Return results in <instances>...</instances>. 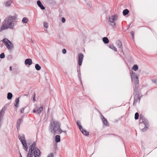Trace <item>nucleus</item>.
I'll use <instances>...</instances> for the list:
<instances>
[{
  "instance_id": "obj_56",
  "label": "nucleus",
  "mask_w": 157,
  "mask_h": 157,
  "mask_svg": "<svg viewBox=\"0 0 157 157\" xmlns=\"http://www.w3.org/2000/svg\"><path fill=\"white\" fill-rule=\"evenodd\" d=\"M67 129H68V126L67 127Z\"/></svg>"
},
{
  "instance_id": "obj_45",
  "label": "nucleus",
  "mask_w": 157,
  "mask_h": 157,
  "mask_svg": "<svg viewBox=\"0 0 157 157\" xmlns=\"http://www.w3.org/2000/svg\"><path fill=\"white\" fill-rule=\"evenodd\" d=\"M87 5L90 7V8H91L92 7V5L91 4H88L87 3Z\"/></svg>"
},
{
  "instance_id": "obj_57",
  "label": "nucleus",
  "mask_w": 157,
  "mask_h": 157,
  "mask_svg": "<svg viewBox=\"0 0 157 157\" xmlns=\"http://www.w3.org/2000/svg\"><path fill=\"white\" fill-rule=\"evenodd\" d=\"M49 109H48V111H49Z\"/></svg>"
},
{
  "instance_id": "obj_32",
  "label": "nucleus",
  "mask_w": 157,
  "mask_h": 157,
  "mask_svg": "<svg viewBox=\"0 0 157 157\" xmlns=\"http://www.w3.org/2000/svg\"><path fill=\"white\" fill-rule=\"evenodd\" d=\"M134 31H132L130 32L131 36L132 37L133 40H134Z\"/></svg>"
},
{
  "instance_id": "obj_7",
  "label": "nucleus",
  "mask_w": 157,
  "mask_h": 157,
  "mask_svg": "<svg viewBox=\"0 0 157 157\" xmlns=\"http://www.w3.org/2000/svg\"><path fill=\"white\" fill-rule=\"evenodd\" d=\"M2 41L9 50L13 48V45L11 42L7 38H4Z\"/></svg>"
},
{
  "instance_id": "obj_39",
  "label": "nucleus",
  "mask_w": 157,
  "mask_h": 157,
  "mask_svg": "<svg viewBox=\"0 0 157 157\" xmlns=\"http://www.w3.org/2000/svg\"><path fill=\"white\" fill-rule=\"evenodd\" d=\"M25 108V107H23L21 109V110H20V112L21 113H24V110Z\"/></svg>"
},
{
  "instance_id": "obj_47",
  "label": "nucleus",
  "mask_w": 157,
  "mask_h": 157,
  "mask_svg": "<svg viewBox=\"0 0 157 157\" xmlns=\"http://www.w3.org/2000/svg\"><path fill=\"white\" fill-rule=\"evenodd\" d=\"M29 94V92L28 94H24V95L28 97V96Z\"/></svg>"
},
{
  "instance_id": "obj_17",
  "label": "nucleus",
  "mask_w": 157,
  "mask_h": 157,
  "mask_svg": "<svg viewBox=\"0 0 157 157\" xmlns=\"http://www.w3.org/2000/svg\"><path fill=\"white\" fill-rule=\"evenodd\" d=\"M55 140L56 143H58L60 141V137L59 135H56L55 136Z\"/></svg>"
},
{
  "instance_id": "obj_43",
  "label": "nucleus",
  "mask_w": 157,
  "mask_h": 157,
  "mask_svg": "<svg viewBox=\"0 0 157 157\" xmlns=\"http://www.w3.org/2000/svg\"><path fill=\"white\" fill-rule=\"evenodd\" d=\"M152 81L153 83H154L155 84H157V80L152 79Z\"/></svg>"
},
{
  "instance_id": "obj_28",
  "label": "nucleus",
  "mask_w": 157,
  "mask_h": 157,
  "mask_svg": "<svg viewBox=\"0 0 157 157\" xmlns=\"http://www.w3.org/2000/svg\"><path fill=\"white\" fill-rule=\"evenodd\" d=\"M35 68L36 70L39 71L41 69V67L38 64H36L35 65Z\"/></svg>"
},
{
  "instance_id": "obj_41",
  "label": "nucleus",
  "mask_w": 157,
  "mask_h": 157,
  "mask_svg": "<svg viewBox=\"0 0 157 157\" xmlns=\"http://www.w3.org/2000/svg\"><path fill=\"white\" fill-rule=\"evenodd\" d=\"M67 52L66 49L65 48L63 49L62 50V52L63 54H65Z\"/></svg>"
},
{
  "instance_id": "obj_35",
  "label": "nucleus",
  "mask_w": 157,
  "mask_h": 157,
  "mask_svg": "<svg viewBox=\"0 0 157 157\" xmlns=\"http://www.w3.org/2000/svg\"><path fill=\"white\" fill-rule=\"evenodd\" d=\"M48 23L46 22H44V26L45 28H48Z\"/></svg>"
},
{
  "instance_id": "obj_55",
  "label": "nucleus",
  "mask_w": 157,
  "mask_h": 157,
  "mask_svg": "<svg viewBox=\"0 0 157 157\" xmlns=\"http://www.w3.org/2000/svg\"><path fill=\"white\" fill-rule=\"evenodd\" d=\"M77 68H78V69H79V66Z\"/></svg>"
},
{
  "instance_id": "obj_8",
  "label": "nucleus",
  "mask_w": 157,
  "mask_h": 157,
  "mask_svg": "<svg viewBox=\"0 0 157 157\" xmlns=\"http://www.w3.org/2000/svg\"><path fill=\"white\" fill-rule=\"evenodd\" d=\"M36 143L34 142L30 146V148L28 154H27V157H33V154L32 152L35 149Z\"/></svg>"
},
{
  "instance_id": "obj_46",
  "label": "nucleus",
  "mask_w": 157,
  "mask_h": 157,
  "mask_svg": "<svg viewBox=\"0 0 157 157\" xmlns=\"http://www.w3.org/2000/svg\"><path fill=\"white\" fill-rule=\"evenodd\" d=\"M77 72H80V66H79V69H78V68H77Z\"/></svg>"
},
{
  "instance_id": "obj_5",
  "label": "nucleus",
  "mask_w": 157,
  "mask_h": 157,
  "mask_svg": "<svg viewBox=\"0 0 157 157\" xmlns=\"http://www.w3.org/2000/svg\"><path fill=\"white\" fill-rule=\"evenodd\" d=\"M118 17V15L117 14L109 17V19L108 20V21L110 22V25L113 28H115L116 27V23L114 21L117 20Z\"/></svg>"
},
{
  "instance_id": "obj_37",
  "label": "nucleus",
  "mask_w": 157,
  "mask_h": 157,
  "mask_svg": "<svg viewBox=\"0 0 157 157\" xmlns=\"http://www.w3.org/2000/svg\"><path fill=\"white\" fill-rule=\"evenodd\" d=\"M138 101V99L136 98H135L134 97V101L133 102V105H134L135 104H136L137 102Z\"/></svg>"
},
{
  "instance_id": "obj_24",
  "label": "nucleus",
  "mask_w": 157,
  "mask_h": 157,
  "mask_svg": "<svg viewBox=\"0 0 157 157\" xmlns=\"http://www.w3.org/2000/svg\"><path fill=\"white\" fill-rule=\"evenodd\" d=\"M77 124L78 127H79V129L81 130V129H82V126L81 125L80 121H77Z\"/></svg>"
},
{
  "instance_id": "obj_42",
  "label": "nucleus",
  "mask_w": 157,
  "mask_h": 157,
  "mask_svg": "<svg viewBox=\"0 0 157 157\" xmlns=\"http://www.w3.org/2000/svg\"><path fill=\"white\" fill-rule=\"evenodd\" d=\"M61 21L63 23H64L66 21V19L64 17H63L62 18Z\"/></svg>"
},
{
  "instance_id": "obj_31",
  "label": "nucleus",
  "mask_w": 157,
  "mask_h": 157,
  "mask_svg": "<svg viewBox=\"0 0 157 157\" xmlns=\"http://www.w3.org/2000/svg\"><path fill=\"white\" fill-rule=\"evenodd\" d=\"M145 118L144 117V116L142 114H141L140 115V123H141V120H143V119H145Z\"/></svg>"
},
{
  "instance_id": "obj_49",
  "label": "nucleus",
  "mask_w": 157,
  "mask_h": 157,
  "mask_svg": "<svg viewBox=\"0 0 157 157\" xmlns=\"http://www.w3.org/2000/svg\"><path fill=\"white\" fill-rule=\"evenodd\" d=\"M10 71H12V67L11 66H10Z\"/></svg>"
},
{
  "instance_id": "obj_16",
  "label": "nucleus",
  "mask_w": 157,
  "mask_h": 157,
  "mask_svg": "<svg viewBox=\"0 0 157 157\" xmlns=\"http://www.w3.org/2000/svg\"><path fill=\"white\" fill-rule=\"evenodd\" d=\"M80 131L82 133L85 135V136H88L89 134V132H88L86 130L82 128V129L80 130Z\"/></svg>"
},
{
  "instance_id": "obj_4",
  "label": "nucleus",
  "mask_w": 157,
  "mask_h": 157,
  "mask_svg": "<svg viewBox=\"0 0 157 157\" xmlns=\"http://www.w3.org/2000/svg\"><path fill=\"white\" fill-rule=\"evenodd\" d=\"M140 128H141V126H145L144 128L141 129L142 132H144L146 131L148 127H149V124L148 121L146 118L143 119V120H141V123H140Z\"/></svg>"
},
{
  "instance_id": "obj_51",
  "label": "nucleus",
  "mask_w": 157,
  "mask_h": 157,
  "mask_svg": "<svg viewBox=\"0 0 157 157\" xmlns=\"http://www.w3.org/2000/svg\"><path fill=\"white\" fill-rule=\"evenodd\" d=\"M131 25V24L130 23V24L128 25V29L130 27V26Z\"/></svg>"
},
{
  "instance_id": "obj_34",
  "label": "nucleus",
  "mask_w": 157,
  "mask_h": 157,
  "mask_svg": "<svg viewBox=\"0 0 157 157\" xmlns=\"http://www.w3.org/2000/svg\"><path fill=\"white\" fill-rule=\"evenodd\" d=\"M5 57V55L4 53H2L0 55V58L1 59H3Z\"/></svg>"
},
{
  "instance_id": "obj_53",
  "label": "nucleus",
  "mask_w": 157,
  "mask_h": 157,
  "mask_svg": "<svg viewBox=\"0 0 157 157\" xmlns=\"http://www.w3.org/2000/svg\"><path fill=\"white\" fill-rule=\"evenodd\" d=\"M20 157H22L20 153Z\"/></svg>"
},
{
  "instance_id": "obj_11",
  "label": "nucleus",
  "mask_w": 157,
  "mask_h": 157,
  "mask_svg": "<svg viewBox=\"0 0 157 157\" xmlns=\"http://www.w3.org/2000/svg\"><path fill=\"white\" fill-rule=\"evenodd\" d=\"M83 55L81 53H80L78 55V63L79 66H81L83 58Z\"/></svg>"
},
{
  "instance_id": "obj_9",
  "label": "nucleus",
  "mask_w": 157,
  "mask_h": 157,
  "mask_svg": "<svg viewBox=\"0 0 157 157\" xmlns=\"http://www.w3.org/2000/svg\"><path fill=\"white\" fill-rule=\"evenodd\" d=\"M7 21H6V19H5L3 22L2 26L0 29V32L5 29H7L9 28H10V26L8 25L9 24H8L7 22Z\"/></svg>"
},
{
  "instance_id": "obj_50",
  "label": "nucleus",
  "mask_w": 157,
  "mask_h": 157,
  "mask_svg": "<svg viewBox=\"0 0 157 157\" xmlns=\"http://www.w3.org/2000/svg\"><path fill=\"white\" fill-rule=\"evenodd\" d=\"M18 126H17V130L18 129V128H20V126H19V127H18Z\"/></svg>"
},
{
  "instance_id": "obj_44",
  "label": "nucleus",
  "mask_w": 157,
  "mask_h": 157,
  "mask_svg": "<svg viewBox=\"0 0 157 157\" xmlns=\"http://www.w3.org/2000/svg\"><path fill=\"white\" fill-rule=\"evenodd\" d=\"M36 105V107L35 108V109H33V113H36V108H37V105Z\"/></svg>"
},
{
  "instance_id": "obj_23",
  "label": "nucleus",
  "mask_w": 157,
  "mask_h": 157,
  "mask_svg": "<svg viewBox=\"0 0 157 157\" xmlns=\"http://www.w3.org/2000/svg\"><path fill=\"white\" fill-rule=\"evenodd\" d=\"M109 47L113 50L115 52H117V49L115 48L113 44H109L108 45Z\"/></svg>"
},
{
  "instance_id": "obj_22",
  "label": "nucleus",
  "mask_w": 157,
  "mask_h": 157,
  "mask_svg": "<svg viewBox=\"0 0 157 157\" xmlns=\"http://www.w3.org/2000/svg\"><path fill=\"white\" fill-rule=\"evenodd\" d=\"M129 13V10L127 9L124 10L123 11V14L124 16H125L128 14Z\"/></svg>"
},
{
  "instance_id": "obj_48",
  "label": "nucleus",
  "mask_w": 157,
  "mask_h": 157,
  "mask_svg": "<svg viewBox=\"0 0 157 157\" xmlns=\"http://www.w3.org/2000/svg\"><path fill=\"white\" fill-rule=\"evenodd\" d=\"M29 40H30V41H31V43H33H33H34V42H33V40H32V39H29Z\"/></svg>"
},
{
  "instance_id": "obj_29",
  "label": "nucleus",
  "mask_w": 157,
  "mask_h": 157,
  "mask_svg": "<svg viewBox=\"0 0 157 157\" xmlns=\"http://www.w3.org/2000/svg\"><path fill=\"white\" fill-rule=\"evenodd\" d=\"M23 120L21 119H19L17 120V124L18 127H19V126L20 125L21 123L22 122Z\"/></svg>"
},
{
  "instance_id": "obj_33",
  "label": "nucleus",
  "mask_w": 157,
  "mask_h": 157,
  "mask_svg": "<svg viewBox=\"0 0 157 157\" xmlns=\"http://www.w3.org/2000/svg\"><path fill=\"white\" fill-rule=\"evenodd\" d=\"M14 70L13 73L15 74H17L20 72V71L17 69H13Z\"/></svg>"
},
{
  "instance_id": "obj_13",
  "label": "nucleus",
  "mask_w": 157,
  "mask_h": 157,
  "mask_svg": "<svg viewBox=\"0 0 157 157\" xmlns=\"http://www.w3.org/2000/svg\"><path fill=\"white\" fill-rule=\"evenodd\" d=\"M25 63L26 65H29L30 66L32 64V59L30 58L26 59L25 60Z\"/></svg>"
},
{
  "instance_id": "obj_6",
  "label": "nucleus",
  "mask_w": 157,
  "mask_h": 157,
  "mask_svg": "<svg viewBox=\"0 0 157 157\" xmlns=\"http://www.w3.org/2000/svg\"><path fill=\"white\" fill-rule=\"evenodd\" d=\"M17 18V16L16 14L14 16H10L7 19H6V21H7V22L9 26H10V28L13 29L14 28L13 25L14 24L13 23V20H15Z\"/></svg>"
},
{
  "instance_id": "obj_21",
  "label": "nucleus",
  "mask_w": 157,
  "mask_h": 157,
  "mask_svg": "<svg viewBox=\"0 0 157 157\" xmlns=\"http://www.w3.org/2000/svg\"><path fill=\"white\" fill-rule=\"evenodd\" d=\"M13 94L10 92H9L7 94V98L8 100H11L13 97Z\"/></svg>"
},
{
  "instance_id": "obj_12",
  "label": "nucleus",
  "mask_w": 157,
  "mask_h": 157,
  "mask_svg": "<svg viewBox=\"0 0 157 157\" xmlns=\"http://www.w3.org/2000/svg\"><path fill=\"white\" fill-rule=\"evenodd\" d=\"M101 120L103 124L106 126H109V124L107 119L102 115L101 114Z\"/></svg>"
},
{
  "instance_id": "obj_2",
  "label": "nucleus",
  "mask_w": 157,
  "mask_h": 157,
  "mask_svg": "<svg viewBox=\"0 0 157 157\" xmlns=\"http://www.w3.org/2000/svg\"><path fill=\"white\" fill-rule=\"evenodd\" d=\"M60 122L56 121H53L51 122L49 127V131L52 133L60 134L63 132L67 134V131H63L60 128Z\"/></svg>"
},
{
  "instance_id": "obj_14",
  "label": "nucleus",
  "mask_w": 157,
  "mask_h": 157,
  "mask_svg": "<svg viewBox=\"0 0 157 157\" xmlns=\"http://www.w3.org/2000/svg\"><path fill=\"white\" fill-rule=\"evenodd\" d=\"M37 4L38 6L42 10H44L45 9V7L44 6L41 2L40 0H38L37 2Z\"/></svg>"
},
{
  "instance_id": "obj_36",
  "label": "nucleus",
  "mask_w": 157,
  "mask_h": 157,
  "mask_svg": "<svg viewBox=\"0 0 157 157\" xmlns=\"http://www.w3.org/2000/svg\"><path fill=\"white\" fill-rule=\"evenodd\" d=\"M78 78L79 79V80L80 81H81V82L82 83V81H81V73L80 72H78Z\"/></svg>"
},
{
  "instance_id": "obj_30",
  "label": "nucleus",
  "mask_w": 157,
  "mask_h": 157,
  "mask_svg": "<svg viewBox=\"0 0 157 157\" xmlns=\"http://www.w3.org/2000/svg\"><path fill=\"white\" fill-rule=\"evenodd\" d=\"M139 114L138 113L136 112L135 113V120H136L139 118Z\"/></svg>"
},
{
  "instance_id": "obj_20",
  "label": "nucleus",
  "mask_w": 157,
  "mask_h": 157,
  "mask_svg": "<svg viewBox=\"0 0 157 157\" xmlns=\"http://www.w3.org/2000/svg\"><path fill=\"white\" fill-rule=\"evenodd\" d=\"M103 41V42L105 44H107L109 42V40L107 37H105L103 38L102 39Z\"/></svg>"
},
{
  "instance_id": "obj_38",
  "label": "nucleus",
  "mask_w": 157,
  "mask_h": 157,
  "mask_svg": "<svg viewBox=\"0 0 157 157\" xmlns=\"http://www.w3.org/2000/svg\"><path fill=\"white\" fill-rule=\"evenodd\" d=\"M54 154L53 153H51L50 154L48 155L47 157H53Z\"/></svg>"
},
{
  "instance_id": "obj_3",
  "label": "nucleus",
  "mask_w": 157,
  "mask_h": 157,
  "mask_svg": "<svg viewBox=\"0 0 157 157\" xmlns=\"http://www.w3.org/2000/svg\"><path fill=\"white\" fill-rule=\"evenodd\" d=\"M18 138L23 146V148L26 151H28V147L25 140L24 134H21L18 136Z\"/></svg>"
},
{
  "instance_id": "obj_10",
  "label": "nucleus",
  "mask_w": 157,
  "mask_h": 157,
  "mask_svg": "<svg viewBox=\"0 0 157 157\" xmlns=\"http://www.w3.org/2000/svg\"><path fill=\"white\" fill-rule=\"evenodd\" d=\"M32 153L33 154V156H34V157H39L40 156L41 152L37 147H36L35 149L32 152Z\"/></svg>"
},
{
  "instance_id": "obj_25",
  "label": "nucleus",
  "mask_w": 157,
  "mask_h": 157,
  "mask_svg": "<svg viewBox=\"0 0 157 157\" xmlns=\"http://www.w3.org/2000/svg\"><path fill=\"white\" fill-rule=\"evenodd\" d=\"M29 20L26 17H24L22 19V22L24 23H27L28 21Z\"/></svg>"
},
{
  "instance_id": "obj_26",
  "label": "nucleus",
  "mask_w": 157,
  "mask_h": 157,
  "mask_svg": "<svg viewBox=\"0 0 157 157\" xmlns=\"http://www.w3.org/2000/svg\"><path fill=\"white\" fill-rule=\"evenodd\" d=\"M43 107L42 106L39 108L37 110V114H40L41 113L42 111H43Z\"/></svg>"
},
{
  "instance_id": "obj_18",
  "label": "nucleus",
  "mask_w": 157,
  "mask_h": 157,
  "mask_svg": "<svg viewBox=\"0 0 157 157\" xmlns=\"http://www.w3.org/2000/svg\"><path fill=\"white\" fill-rule=\"evenodd\" d=\"M19 97L16 98L15 101V103L14 104V105L17 107H18L19 106Z\"/></svg>"
},
{
  "instance_id": "obj_52",
  "label": "nucleus",
  "mask_w": 157,
  "mask_h": 157,
  "mask_svg": "<svg viewBox=\"0 0 157 157\" xmlns=\"http://www.w3.org/2000/svg\"><path fill=\"white\" fill-rule=\"evenodd\" d=\"M112 135V134H104L103 135L104 136H106V135Z\"/></svg>"
},
{
  "instance_id": "obj_19",
  "label": "nucleus",
  "mask_w": 157,
  "mask_h": 157,
  "mask_svg": "<svg viewBox=\"0 0 157 157\" xmlns=\"http://www.w3.org/2000/svg\"><path fill=\"white\" fill-rule=\"evenodd\" d=\"M13 2V1H12L11 0H9L5 3V4L6 6H9Z\"/></svg>"
},
{
  "instance_id": "obj_40",
  "label": "nucleus",
  "mask_w": 157,
  "mask_h": 157,
  "mask_svg": "<svg viewBox=\"0 0 157 157\" xmlns=\"http://www.w3.org/2000/svg\"><path fill=\"white\" fill-rule=\"evenodd\" d=\"M36 95V94L35 93H34V95H33V102H34L35 101H36V98H35Z\"/></svg>"
},
{
  "instance_id": "obj_27",
  "label": "nucleus",
  "mask_w": 157,
  "mask_h": 157,
  "mask_svg": "<svg viewBox=\"0 0 157 157\" xmlns=\"http://www.w3.org/2000/svg\"><path fill=\"white\" fill-rule=\"evenodd\" d=\"M132 69L135 71H137L138 69V66L136 64L134 65L132 67Z\"/></svg>"
},
{
  "instance_id": "obj_54",
  "label": "nucleus",
  "mask_w": 157,
  "mask_h": 157,
  "mask_svg": "<svg viewBox=\"0 0 157 157\" xmlns=\"http://www.w3.org/2000/svg\"><path fill=\"white\" fill-rule=\"evenodd\" d=\"M64 73L66 74H67V72H65Z\"/></svg>"
},
{
  "instance_id": "obj_15",
  "label": "nucleus",
  "mask_w": 157,
  "mask_h": 157,
  "mask_svg": "<svg viewBox=\"0 0 157 157\" xmlns=\"http://www.w3.org/2000/svg\"><path fill=\"white\" fill-rule=\"evenodd\" d=\"M116 43L118 47L120 49H122V42L120 40H118L116 42Z\"/></svg>"
},
{
  "instance_id": "obj_1",
  "label": "nucleus",
  "mask_w": 157,
  "mask_h": 157,
  "mask_svg": "<svg viewBox=\"0 0 157 157\" xmlns=\"http://www.w3.org/2000/svg\"><path fill=\"white\" fill-rule=\"evenodd\" d=\"M131 76L132 81L133 80L134 81V86L133 87V90L134 93H135L134 98H136L140 101V90L138 89L139 86V80L138 78L137 75H136V73L133 72H132V74H131Z\"/></svg>"
}]
</instances>
